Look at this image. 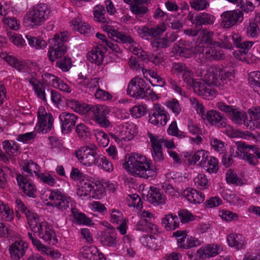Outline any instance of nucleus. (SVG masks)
Listing matches in <instances>:
<instances>
[{
  "label": "nucleus",
  "mask_w": 260,
  "mask_h": 260,
  "mask_svg": "<svg viewBox=\"0 0 260 260\" xmlns=\"http://www.w3.org/2000/svg\"><path fill=\"white\" fill-rule=\"evenodd\" d=\"M246 115L245 113L238 111L237 109H234L233 111L230 113L229 117L236 123L240 124L243 122H245V119Z\"/></svg>",
  "instance_id": "50"
},
{
  "label": "nucleus",
  "mask_w": 260,
  "mask_h": 260,
  "mask_svg": "<svg viewBox=\"0 0 260 260\" xmlns=\"http://www.w3.org/2000/svg\"><path fill=\"white\" fill-rule=\"evenodd\" d=\"M251 85L253 86V90L260 94V72H253L250 73L249 77Z\"/></svg>",
  "instance_id": "42"
},
{
  "label": "nucleus",
  "mask_w": 260,
  "mask_h": 260,
  "mask_svg": "<svg viewBox=\"0 0 260 260\" xmlns=\"http://www.w3.org/2000/svg\"><path fill=\"white\" fill-rule=\"evenodd\" d=\"M99 79L98 78H89L85 77L84 80L80 81L78 84L89 89H94L99 86Z\"/></svg>",
  "instance_id": "51"
},
{
  "label": "nucleus",
  "mask_w": 260,
  "mask_h": 260,
  "mask_svg": "<svg viewBox=\"0 0 260 260\" xmlns=\"http://www.w3.org/2000/svg\"><path fill=\"white\" fill-rule=\"evenodd\" d=\"M219 68L216 67H211L209 70L207 74L205 75V81L207 84H211L215 86H223V85H219L218 83H220V77L218 76Z\"/></svg>",
  "instance_id": "26"
},
{
  "label": "nucleus",
  "mask_w": 260,
  "mask_h": 260,
  "mask_svg": "<svg viewBox=\"0 0 260 260\" xmlns=\"http://www.w3.org/2000/svg\"><path fill=\"white\" fill-rule=\"evenodd\" d=\"M202 167L209 173H216L218 170V161L215 157L208 156Z\"/></svg>",
  "instance_id": "36"
},
{
  "label": "nucleus",
  "mask_w": 260,
  "mask_h": 260,
  "mask_svg": "<svg viewBox=\"0 0 260 260\" xmlns=\"http://www.w3.org/2000/svg\"><path fill=\"white\" fill-rule=\"evenodd\" d=\"M74 28L77 29L81 34H88L91 32V26L85 22L73 21Z\"/></svg>",
  "instance_id": "47"
},
{
  "label": "nucleus",
  "mask_w": 260,
  "mask_h": 260,
  "mask_svg": "<svg viewBox=\"0 0 260 260\" xmlns=\"http://www.w3.org/2000/svg\"><path fill=\"white\" fill-rule=\"evenodd\" d=\"M182 196L188 202L193 204H200L205 200V195L193 188L187 187L182 193Z\"/></svg>",
  "instance_id": "18"
},
{
  "label": "nucleus",
  "mask_w": 260,
  "mask_h": 260,
  "mask_svg": "<svg viewBox=\"0 0 260 260\" xmlns=\"http://www.w3.org/2000/svg\"><path fill=\"white\" fill-rule=\"evenodd\" d=\"M146 110V108L143 106H136L131 109V113L133 117L138 118L144 115Z\"/></svg>",
  "instance_id": "61"
},
{
  "label": "nucleus",
  "mask_w": 260,
  "mask_h": 260,
  "mask_svg": "<svg viewBox=\"0 0 260 260\" xmlns=\"http://www.w3.org/2000/svg\"><path fill=\"white\" fill-rule=\"evenodd\" d=\"M50 201L48 204L55 207L62 211L67 210L72 207L73 201L71 198L58 190L52 191L49 196Z\"/></svg>",
  "instance_id": "6"
},
{
  "label": "nucleus",
  "mask_w": 260,
  "mask_h": 260,
  "mask_svg": "<svg viewBox=\"0 0 260 260\" xmlns=\"http://www.w3.org/2000/svg\"><path fill=\"white\" fill-rule=\"evenodd\" d=\"M179 224L178 217L173 214L166 215L161 220V224L167 231L175 230Z\"/></svg>",
  "instance_id": "30"
},
{
  "label": "nucleus",
  "mask_w": 260,
  "mask_h": 260,
  "mask_svg": "<svg viewBox=\"0 0 260 260\" xmlns=\"http://www.w3.org/2000/svg\"><path fill=\"white\" fill-rule=\"evenodd\" d=\"M38 227V231H36L35 233L38 234V237L45 243L50 244L52 240L54 241L56 240L54 231L48 225L46 222H42Z\"/></svg>",
  "instance_id": "15"
},
{
  "label": "nucleus",
  "mask_w": 260,
  "mask_h": 260,
  "mask_svg": "<svg viewBox=\"0 0 260 260\" xmlns=\"http://www.w3.org/2000/svg\"><path fill=\"white\" fill-rule=\"evenodd\" d=\"M99 238L104 246L116 247L118 243L117 234L112 228L109 227L101 232Z\"/></svg>",
  "instance_id": "13"
},
{
  "label": "nucleus",
  "mask_w": 260,
  "mask_h": 260,
  "mask_svg": "<svg viewBox=\"0 0 260 260\" xmlns=\"http://www.w3.org/2000/svg\"><path fill=\"white\" fill-rule=\"evenodd\" d=\"M187 67L186 64L181 62H174L172 64L171 71L173 74L179 75L183 74L185 71Z\"/></svg>",
  "instance_id": "62"
},
{
  "label": "nucleus",
  "mask_w": 260,
  "mask_h": 260,
  "mask_svg": "<svg viewBox=\"0 0 260 260\" xmlns=\"http://www.w3.org/2000/svg\"><path fill=\"white\" fill-rule=\"evenodd\" d=\"M190 6L196 11H202L209 7V3L207 0H191Z\"/></svg>",
  "instance_id": "48"
},
{
  "label": "nucleus",
  "mask_w": 260,
  "mask_h": 260,
  "mask_svg": "<svg viewBox=\"0 0 260 260\" xmlns=\"http://www.w3.org/2000/svg\"><path fill=\"white\" fill-rule=\"evenodd\" d=\"M104 57V52L99 46H96L87 54V60L98 66L103 63Z\"/></svg>",
  "instance_id": "25"
},
{
  "label": "nucleus",
  "mask_w": 260,
  "mask_h": 260,
  "mask_svg": "<svg viewBox=\"0 0 260 260\" xmlns=\"http://www.w3.org/2000/svg\"><path fill=\"white\" fill-rule=\"evenodd\" d=\"M208 157V155L206 151L203 150H199L194 154L188 156V162L189 165H194L199 162V165L202 167L204 164H205Z\"/></svg>",
  "instance_id": "28"
},
{
  "label": "nucleus",
  "mask_w": 260,
  "mask_h": 260,
  "mask_svg": "<svg viewBox=\"0 0 260 260\" xmlns=\"http://www.w3.org/2000/svg\"><path fill=\"white\" fill-rule=\"evenodd\" d=\"M226 181L228 183L241 186L244 183L241 178L232 169H229L226 173Z\"/></svg>",
  "instance_id": "41"
},
{
  "label": "nucleus",
  "mask_w": 260,
  "mask_h": 260,
  "mask_svg": "<svg viewBox=\"0 0 260 260\" xmlns=\"http://www.w3.org/2000/svg\"><path fill=\"white\" fill-rule=\"evenodd\" d=\"M106 11L103 6L97 5L93 9L94 20L106 25L111 23V20L105 16ZM104 29V27H103Z\"/></svg>",
  "instance_id": "27"
},
{
  "label": "nucleus",
  "mask_w": 260,
  "mask_h": 260,
  "mask_svg": "<svg viewBox=\"0 0 260 260\" xmlns=\"http://www.w3.org/2000/svg\"><path fill=\"white\" fill-rule=\"evenodd\" d=\"M98 149V147L94 143H88L81 147L80 149L75 150L74 155L83 165L87 167L95 166L99 156Z\"/></svg>",
  "instance_id": "3"
},
{
  "label": "nucleus",
  "mask_w": 260,
  "mask_h": 260,
  "mask_svg": "<svg viewBox=\"0 0 260 260\" xmlns=\"http://www.w3.org/2000/svg\"><path fill=\"white\" fill-rule=\"evenodd\" d=\"M166 24L162 22L154 27L149 28V36L156 37L166 30Z\"/></svg>",
  "instance_id": "58"
},
{
  "label": "nucleus",
  "mask_w": 260,
  "mask_h": 260,
  "mask_svg": "<svg viewBox=\"0 0 260 260\" xmlns=\"http://www.w3.org/2000/svg\"><path fill=\"white\" fill-rule=\"evenodd\" d=\"M25 215L31 230L34 233L38 231V226L42 222H39L37 215L30 210L27 211Z\"/></svg>",
  "instance_id": "34"
},
{
  "label": "nucleus",
  "mask_w": 260,
  "mask_h": 260,
  "mask_svg": "<svg viewBox=\"0 0 260 260\" xmlns=\"http://www.w3.org/2000/svg\"><path fill=\"white\" fill-rule=\"evenodd\" d=\"M250 122L253 123L256 127H260V108L255 109L249 113Z\"/></svg>",
  "instance_id": "63"
},
{
  "label": "nucleus",
  "mask_w": 260,
  "mask_h": 260,
  "mask_svg": "<svg viewBox=\"0 0 260 260\" xmlns=\"http://www.w3.org/2000/svg\"><path fill=\"white\" fill-rule=\"evenodd\" d=\"M94 135L100 146L104 147L108 146L109 143V138L107 134L103 131H98Z\"/></svg>",
  "instance_id": "54"
},
{
  "label": "nucleus",
  "mask_w": 260,
  "mask_h": 260,
  "mask_svg": "<svg viewBox=\"0 0 260 260\" xmlns=\"http://www.w3.org/2000/svg\"><path fill=\"white\" fill-rule=\"evenodd\" d=\"M71 209L74 219L78 223L85 225L90 224L91 220L87 217L85 214L79 212L76 208H71Z\"/></svg>",
  "instance_id": "39"
},
{
  "label": "nucleus",
  "mask_w": 260,
  "mask_h": 260,
  "mask_svg": "<svg viewBox=\"0 0 260 260\" xmlns=\"http://www.w3.org/2000/svg\"><path fill=\"white\" fill-rule=\"evenodd\" d=\"M218 247L214 244H209L201 247L197 251V254L202 259H206L212 256H215L218 252Z\"/></svg>",
  "instance_id": "24"
},
{
  "label": "nucleus",
  "mask_w": 260,
  "mask_h": 260,
  "mask_svg": "<svg viewBox=\"0 0 260 260\" xmlns=\"http://www.w3.org/2000/svg\"><path fill=\"white\" fill-rule=\"evenodd\" d=\"M147 201L154 205L164 204L166 203L165 196L161 193L160 189L156 187H150L147 196Z\"/></svg>",
  "instance_id": "20"
},
{
  "label": "nucleus",
  "mask_w": 260,
  "mask_h": 260,
  "mask_svg": "<svg viewBox=\"0 0 260 260\" xmlns=\"http://www.w3.org/2000/svg\"><path fill=\"white\" fill-rule=\"evenodd\" d=\"M185 42L183 40L179 42V46L176 49V52L177 54L181 57L188 58L191 54L190 49L192 46L190 44H185Z\"/></svg>",
  "instance_id": "38"
},
{
  "label": "nucleus",
  "mask_w": 260,
  "mask_h": 260,
  "mask_svg": "<svg viewBox=\"0 0 260 260\" xmlns=\"http://www.w3.org/2000/svg\"><path fill=\"white\" fill-rule=\"evenodd\" d=\"M22 175L26 178L27 177H33V173L36 176L39 173V168L38 165L32 161L31 160H25L22 162Z\"/></svg>",
  "instance_id": "22"
},
{
  "label": "nucleus",
  "mask_w": 260,
  "mask_h": 260,
  "mask_svg": "<svg viewBox=\"0 0 260 260\" xmlns=\"http://www.w3.org/2000/svg\"><path fill=\"white\" fill-rule=\"evenodd\" d=\"M81 187L79 188L77 193L79 197H85L90 193L92 191H94L96 189L94 188V183L90 181L83 180L81 182Z\"/></svg>",
  "instance_id": "32"
},
{
  "label": "nucleus",
  "mask_w": 260,
  "mask_h": 260,
  "mask_svg": "<svg viewBox=\"0 0 260 260\" xmlns=\"http://www.w3.org/2000/svg\"><path fill=\"white\" fill-rule=\"evenodd\" d=\"M202 119H206L211 124L216 126L218 127H224L226 125V119L217 111H208L206 115L202 116Z\"/></svg>",
  "instance_id": "17"
},
{
  "label": "nucleus",
  "mask_w": 260,
  "mask_h": 260,
  "mask_svg": "<svg viewBox=\"0 0 260 260\" xmlns=\"http://www.w3.org/2000/svg\"><path fill=\"white\" fill-rule=\"evenodd\" d=\"M130 10L134 14L140 17H143L149 11L147 7L138 5H131Z\"/></svg>",
  "instance_id": "55"
},
{
  "label": "nucleus",
  "mask_w": 260,
  "mask_h": 260,
  "mask_svg": "<svg viewBox=\"0 0 260 260\" xmlns=\"http://www.w3.org/2000/svg\"><path fill=\"white\" fill-rule=\"evenodd\" d=\"M38 122L36 128L39 133L46 134L50 131L53 126V118L50 113H47L43 107L39 108L38 111Z\"/></svg>",
  "instance_id": "8"
},
{
  "label": "nucleus",
  "mask_w": 260,
  "mask_h": 260,
  "mask_svg": "<svg viewBox=\"0 0 260 260\" xmlns=\"http://www.w3.org/2000/svg\"><path fill=\"white\" fill-rule=\"evenodd\" d=\"M220 25L224 28H229L236 25L238 22H241L243 19V13L239 10L228 11L223 12L221 15Z\"/></svg>",
  "instance_id": "10"
},
{
  "label": "nucleus",
  "mask_w": 260,
  "mask_h": 260,
  "mask_svg": "<svg viewBox=\"0 0 260 260\" xmlns=\"http://www.w3.org/2000/svg\"><path fill=\"white\" fill-rule=\"evenodd\" d=\"M178 247L183 249H190L198 246L199 243L197 239L186 235L183 239H177Z\"/></svg>",
  "instance_id": "31"
},
{
  "label": "nucleus",
  "mask_w": 260,
  "mask_h": 260,
  "mask_svg": "<svg viewBox=\"0 0 260 260\" xmlns=\"http://www.w3.org/2000/svg\"><path fill=\"white\" fill-rule=\"evenodd\" d=\"M193 52L197 60L201 63H204L209 61L207 47L202 46H197Z\"/></svg>",
  "instance_id": "37"
},
{
  "label": "nucleus",
  "mask_w": 260,
  "mask_h": 260,
  "mask_svg": "<svg viewBox=\"0 0 260 260\" xmlns=\"http://www.w3.org/2000/svg\"><path fill=\"white\" fill-rule=\"evenodd\" d=\"M193 15L190 16L189 20L192 22L196 27H202L203 25H212L215 21V17L209 13H201L193 19Z\"/></svg>",
  "instance_id": "19"
},
{
  "label": "nucleus",
  "mask_w": 260,
  "mask_h": 260,
  "mask_svg": "<svg viewBox=\"0 0 260 260\" xmlns=\"http://www.w3.org/2000/svg\"><path fill=\"white\" fill-rule=\"evenodd\" d=\"M166 106L176 115L181 111V108L179 101L176 99H172L166 103Z\"/></svg>",
  "instance_id": "57"
},
{
  "label": "nucleus",
  "mask_w": 260,
  "mask_h": 260,
  "mask_svg": "<svg viewBox=\"0 0 260 260\" xmlns=\"http://www.w3.org/2000/svg\"><path fill=\"white\" fill-rule=\"evenodd\" d=\"M27 249V244L25 242L15 241L9 247L10 256L14 260H18L24 255Z\"/></svg>",
  "instance_id": "16"
},
{
  "label": "nucleus",
  "mask_w": 260,
  "mask_h": 260,
  "mask_svg": "<svg viewBox=\"0 0 260 260\" xmlns=\"http://www.w3.org/2000/svg\"><path fill=\"white\" fill-rule=\"evenodd\" d=\"M229 246L236 248L237 250L242 249L245 246V238L240 234H230L227 236Z\"/></svg>",
  "instance_id": "29"
},
{
  "label": "nucleus",
  "mask_w": 260,
  "mask_h": 260,
  "mask_svg": "<svg viewBox=\"0 0 260 260\" xmlns=\"http://www.w3.org/2000/svg\"><path fill=\"white\" fill-rule=\"evenodd\" d=\"M234 46L240 49L241 55H246L254 44L252 41H243L241 37L235 35L232 37Z\"/></svg>",
  "instance_id": "23"
},
{
  "label": "nucleus",
  "mask_w": 260,
  "mask_h": 260,
  "mask_svg": "<svg viewBox=\"0 0 260 260\" xmlns=\"http://www.w3.org/2000/svg\"><path fill=\"white\" fill-rule=\"evenodd\" d=\"M147 135L150 138L152 150L162 148V144H163L164 139L159 138L158 136L154 135L150 132L147 133Z\"/></svg>",
  "instance_id": "52"
},
{
  "label": "nucleus",
  "mask_w": 260,
  "mask_h": 260,
  "mask_svg": "<svg viewBox=\"0 0 260 260\" xmlns=\"http://www.w3.org/2000/svg\"><path fill=\"white\" fill-rule=\"evenodd\" d=\"M0 212L7 221H11L14 218L13 210L2 201H0Z\"/></svg>",
  "instance_id": "45"
},
{
  "label": "nucleus",
  "mask_w": 260,
  "mask_h": 260,
  "mask_svg": "<svg viewBox=\"0 0 260 260\" xmlns=\"http://www.w3.org/2000/svg\"><path fill=\"white\" fill-rule=\"evenodd\" d=\"M6 61L11 66L16 68L19 71H22L25 69V66L23 61H20L13 56H9L7 54L4 57Z\"/></svg>",
  "instance_id": "44"
},
{
  "label": "nucleus",
  "mask_w": 260,
  "mask_h": 260,
  "mask_svg": "<svg viewBox=\"0 0 260 260\" xmlns=\"http://www.w3.org/2000/svg\"><path fill=\"white\" fill-rule=\"evenodd\" d=\"M147 83L144 79L136 77L129 83L127 93L133 98H143L145 96V89Z\"/></svg>",
  "instance_id": "9"
},
{
  "label": "nucleus",
  "mask_w": 260,
  "mask_h": 260,
  "mask_svg": "<svg viewBox=\"0 0 260 260\" xmlns=\"http://www.w3.org/2000/svg\"><path fill=\"white\" fill-rule=\"evenodd\" d=\"M56 67L59 68L62 71H68L71 68V59L70 57L64 56L56 61Z\"/></svg>",
  "instance_id": "49"
},
{
  "label": "nucleus",
  "mask_w": 260,
  "mask_h": 260,
  "mask_svg": "<svg viewBox=\"0 0 260 260\" xmlns=\"http://www.w3.org/2000/svg\"><path fill=\"white\" fill-rule=\"evenodd\" d=\"M168 112L162 108L160 105L155 104L149 113V121L155 125L164 126L168 121Z\"/></svg>",
  "instance_id": "11"
},
{
  "label": "nucleus",
  "mask_w": 260,
  "mask_h": 260,
  "mask_svg": "<svg viewBox=\"0 0 260 260\" xmlns=\"http://www.w3.org/2000/svg\"><path fill=\"white\" fill-rule=\"evenodd\" d=\"M16 180L18 185L21 187L25 195L29 197L35 198L36 188L35 185L30 181L29 179L19 174L17 175Z\"/></svg>",
  "instance_id": "14"
},
{
  "label": "nucleus",
  "mask_w": 260,
  "mask_h": 260,
  "mask_svg": "<svg viewBox=\"0 0 260 260\" xmlns=\"http://www.w3.org/2000/svg\"><path fill=\"white\" fill-rule=\"evenodd\" d=\"M4 23L12 30H17L20 27V23L15 17H6L3 19Z\"/></svg>",
  "instance_id": "59"
},
{
  "label": "nucleus",
  "mask_w": 260,
  "mask_h": 260,
  "mask_svg": "<svg viewBox=\"0 0 260 260\" xmlns=\"http://www.w3.org/2000/svg\"><path fill=\"white\" fill-rule=\"evenodd\" d=\"M76 132L80 139H85L90 135L89 128L84 123H80L76 126Z\"/></svg>",
  "instance_id": "53"
},
{
  "label": "nucleus",
  "mask_w": 260,
  "mask_h": 260,
  "mask_svg": "<svg viewBox=\"0 0 260 260\" xmlns=\"http://www.w3.org/2000/svg\"><path fill=\"white\" fill-rule=\"evenodd\" d=\"M218 76L220 77V83L218 84L219 85H227L234 78V74L231 72L225 71L224 70L219 68Z\"/></svg>",
  "instance_id": "43"
},
{
  "label": "nucleus",
  "mask_w": 260,
  "mask_h": 260,
  "mask_svg": "<svg viewBox=\"0 0 260 260\" xmlns=\"http://www.w3.org/2000/svg\"><path fill=\"white\" fill-rule=\"evenodd\" d=\"M104 30L107 32L109 37L111 38L115 37L116 39H119L122 43H129V44H132V46H133V44L135 42L131 36H126L118 31L110 25H106L104 27Z\"/></svg>",
  "instance_id": "21"
},
{
  "label": "nucleus",
  "mask_w": 260,
  "mask_h": 260,
  "mask_svg": "<svg viewBox=\"0 0 260 260\" xmlns=\"http://www.w3.org/2000/svg\"><path fill=\"white\" fill-rule=\"evenodd\" d=\"M193 181L199 189H207L209 186L208 179L204 174H199L194 178Z\"/></svg>",
  "instance_id": "46"
},
{
  "label": "nucleus",
  "mask_w": 260,
  "mask_h": 260,
  "mask_svg": "<svg viewBox=\"0 0 260 260\" xmlns=\"http://www.w3.org/2000/svg\"><path fill=\"white\" fill-rule=\"evenodd\" d=\"M59 119L61 132L68 134L74 128L78 117L73 113L63 112L60 114Z\"/></svg>",
  "instance_id": "12"
},
{
  "label": "nucleus",
  "mask_w": 260,
  "mask_h": 260,
  "mask_svg": "<svg viewBox=\"0 0 260 260\" xmlns=\"http://www.w3.org/2000/svg\"><path fill=\"white\" fill-rule=\"evenodd\" d=\"M91 112L94 115V120L101 127L107 128L110 125L111 122L108 117L110 114V109L107 106L104 105L93 106L91 109Z\"/></svg>",
  "instance_id": "7"
},
{
  "label": "nucleus",
  "mask_w": 260,
  "mask_h": 260,
  "mask_svg": "<svg viewBox=\"0 0 260 260\" xmlns=\"http://www.w3.org/2000/svg\"><path fill=\"white\" fill-rule=\"evenodd\" d=\"M29 82L33 86L38 96L42 100L46 101L45 88L42 83L34 77L29 79Z\"/></svg>",
  "instance_id": "35"
},
{
  "label": "nucleus",
  "mask_w": 260,
  "mask_h": 260,
  "mask_svg": "<svg viewBox=\"0 0 260 260\" xmlns=\"http://www.w3.org/2000/svg\"><path fill=\"white\" fill-rule=\"evenodd\" d=\"M68 38L64 32H59L49 40L51 46L49 48L47 56L50 61L54 62L65 55L67 51V47L64 43L67 41Z\"/></svg>",
  "instance_id": "2"
},
{
  "label": "nucleus",
  "mask_w": 260,
  "mask_h": 260,
  "mask_svg": "<svg viewBox=\"0 0 260 260\" xmlns=\"http://www.w3.org/2000/svg\"><path fill=\"white\" fill-rule=\"evenodd\" d=\"M3 147L5 152L11 156L16 155L21 152L20 147L12 141H4L3 142Z\"/></svg>",
  "instance_id": "33"
},
{
  "label": "nucleus",
  "mask_w": 260,
  "mask_h": 260,
  "mask_svg": "<svg viewBox=\"0 0 260 260\" xmlns=\"http://www.w3.org/2000/svg\"><path fill=\"white\" fill-rule=\"evenodd\" d=\"M7 35L10 40L15 45L22 46L24 45V40L17 36L16 33L11 31H7Z\"/></svg>",
  "instance_id": "60"
},
{
  "label": "nucleus",
  "mask_w": 260,
  "mask_h": 260,
  "mask_svg": "<svg viewBox=\"0 0 260 260\" xmlns=\"http://www.w3.org/2000/svg\"><path fill=\"white\" fill-rule=\"evenodd\" d=\"M95 166L98 167L106 171L110 172L113 170L112 162L103 155H99Z\"/></svg>",
  "instance_id": "40"
},
{
  "label": "nucleus",
  "mask_w": 260,
  "mask_h": 260,
  "mask_svg": "<svg viewBox=\"0 0 260 260\" xmlns=\"http://www.w3.org/2000/svg\"><path fill=\"white\" fill-rule=\"evenodd\" d=\"M178 216L183 223L188 222L194 219L193 215L186 210H181L178 212Z\"/></svg>",
  "instance_id": "64"
},
{
  "label": "nucleus",
  "mask_w": 260,
  "mask_h": 260,
  "mask_svg": "<svg viewBox=\"0 0 260 260\" xmlns=\"http://www.w3.org/2000/svg\"><path fill=\"white\" fill-rule=\"evenodd\" d=\"M209 61L213 59L219 60L225 57L223 51H218L213 47H207Z\"/></svg>",
  "instance_id": "56"
},
{
  "label": "nucleus",
  "mask_w": 260,
  "mask_h": 260,
  "mask_svg": "<svg viewBox=\"0 0 260 260\" xmlns=\"http://www.w3.org/2000/svg\"><path fill=\"white\" fill-rule=\"evenodd\" d=\"M125 160L123 167L135 177L148 178L155 173L156 168L152 166L151 161L148 160L145 155L133 153L126 155Z\"/></svg>",
  "instance_id": "1"
},
{
  "label": "nucleus",
  "mask_w": 260,
  "mask_h": 260,
  "mask_svg": "<svg viewBox=\"0 0 260 260\" xmlns=\"http://www.w3.org/2000/svg\"><path fill=\"white\" fill-rule=\"evenodd\" d=\"M49 13L46 4H38L27 13L25 19L30 23L29 25L33 27H38L45 22Z\"/></svg>",
  "instance_id": "4"
},
{
  "label": "nucleus",
  "mask_w": 260,
  "mask_h": 260,
  "mask_svg": "<svg viewBox=\"0 0 260 260\" xmlns=\"http://www.w3.org/2000/svg\"><path fill=\"white\" fill-rule=\"evenodd\" d=\"M238 150L243 153L242 159L247 160L250 165H255L260 159L259 149L256 145H250L243 142L236 143Z\"/></svg>",
  "instance_id": "5"
}]
</instances>
